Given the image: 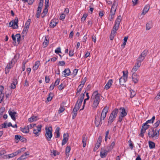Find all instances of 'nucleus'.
<instances>
[{"instance_id": "nucleus-8", "label": "nucleus", "mask_w": 160, "mask_h": 160, "mask_svg": "<svg viewBox=\"0 0 160 160\" xmlns=\"http://www.w3.org/2000/svg\"><path fill=\"white\" fill-rule=\"evenodd\" d=\"M149 125L145 124V123H143L142 128L141 132L139 134V136L141 137H143L144 134L146 132V130L149 128Z\"/></svg>"}, {"instance_id": "nucleus-19", "label": "nucleus", "mask_w": 160, "mask_h": 160, "mask_svg": "<svg viewBox=\"0 0 160 160\" xmlns=\"http://www.w3.org/2000/svg\"><path fill=\"white\" fill-rule=\"evenodd\" d=\"M42 127V126L41 125L37 126V129H34L33 130V133L37 135H38V133L39 132H40Z\"/></svg>"}, {"instance_id": "nucleus-44", "label": "nucleus", "mask_w": 160, "mask_h": 160, "mask_svg": "<svg viewBox=\"0 0 160 160\" xmlns=\"http://www.w3.org/2000/svg\"><path fill=\"white\" fill-rule=\"evenodd\" d=\"M48 10L47 8H46L44 9L42 13V15H43L42 17H44L47 14L48 12Z\"/></svg>"}, {"instance_id": "nucleus-26", "label": "nucleus", "mask_w": 160, "mask_h": 160, "mask_svg": "<svg viewBox=\"0 0 160 160\" xmlns=\"http://www.w3.org/2000/svg\"><path fill=\"white\" fill-rule=\"evenodd\" d=\"M40 62L39 61H36L33 66V69L34 70H37L39 66Z\"/></svg>"}, {"instance_id": "nucleus-47", "label": "nucleus", "mask_w": 160, "mask_h": 160, "mask_svg": "<svg viewBox=\"0 0 160 160\" xmlns=\"http://www.w3.org/2000/svg\"><path fill=\"white\" fill-rule=\"evenodd\" d=\"M106 114H106V113L102 112L101 116L100 121L102 119L103 120L106 117Z\"/></svg>"}, {"instance_id": "nucleus-40", "label": "nucleus", "mask_w": 160, "mask_h": 160, "mask_svg": "<svg viewBox=\"0 0 160 160\" xmlns=\"http://www.w3.org/2000/svg\"><path fill=\"white\" fill-rule=\"evenodd\" d=\"M130 92H131L130 98H132L133 97H134V96H135V95L136 94V92L135 91H133V90H131L130 91Z\"/></svg>"}, {"instance_id": "nucleus-18", "label": "nucleus", "mask_w": 160, "mask_h": 160, "mask_svg": "<svg viewBox=\"0 0 160 160\" xmlns=\"http://www.w3.org/2000/svg\"><path fill=\"white\" fill-rule=\"evenodd\" d=\"M132 79L135 83H136L138 81V78L136 73H134L132 75Z\"/></svg>"}, {"instance_id": "nucleus-34", "label": "nucleus", "mask_w": 160, "mask_h": 160, "mask_svg": "<svg viewBox=\"0 0 160 160\" xmlns=\"http://www.w3.org/2000/svg\"><path fill=\"white\" fill-rule=\"evenodd\" d=\"M116 118V117H114V116H112L111 114H110L108 119L109 121L108 122V124L109 122H110L111 123H112L114 120Z\"/></svg>"}, {"instance_id": "nucleus-37", "label": "nucleus", "mask_w": 160, "mask_h": 160, "mask_svg": "<svg viewBox=\"0 0 160 160\" xmlns=\"http://www.w3.org/2000/svg\"><path fill=\"white\" fill-rule=\"evenodd\" d=\"M144 58L140 55L139 57L138 58L137 62H140V63H141V62L142 61Z\"/></svg>"}, {"instance_id": "nucleus-64", "label": "nucleus", "mask_w": 160, "mask_h": 160, "mask_svg": "<svg viewBox=\"0 0 160 160\" xmlns=\"http://www.w3.org/2000/svg\"><path fill=\"white\" fill-rule=\"evenodd\" d=\"M65 15L64 14H62L60 16V19L61 20H63L65 18Z\"/></svg>"}, {"instance_id": "nucleus-31", "label": "nucleus", "mask_w": 160, "mask_h": 160, "mask_svg": "<svg viewBox=\"0 0 160 160\" xmlns=\"http://www.w3.org/2000/svg\"><path fill=\"white\" fill-rule=\"evenodd\" d=\"M37 117L33 116L28 119V121L30 122H32L37 120Z\"/></svg>"}, {"instance_id": "nucleus-6", "label": "nucleus", "mask_w": 160, "mask_h": 160, "mask_svg": "<svg viewBox=\"0 0 160 160\" xmlns=\"http://www.w3.org/2000/svg\"><path fill=\"white\" fill-rule=\"evenodd\" d=\"M122 19V18L121 16H118L116 20L115 24L113 27V29L115 30H118L121 20Z\"/></svg>"}, {"instance_id": "nucleus-1", "label": "nucleus", "mask_w": 160, "mask_h": 160, "mask_svg": "<svg viewBox=\"0 0 160 160\" xmlns=\"http://www.w3.org/2000/svg\"><path fill=\"white\" fill-rule=\"evenodd\" d=\"M118 5V2L116 0H114L112 6L110 14L109 16V19L110 21L112 20L113 19Z\"/></svg>"}, {"instance_id": "nucleus-30", "label": "nucleus", "mask_w": 160, "mask_h": 160, "mask_svg": "<svg viewBox=\"0 0 160 160\" xmlns=\"http://www.w3.org/2000/svg\"><path fill=\"white\" fill-rule=\"evenodd\" d=\"M60 130V128L57 127L55 130V133L57 134V135L56 136V138H59L60 137V132L59 131Z\"/></svg>"}, {"instance_id": "nucleus-38", "label": "nucleus", "mask_w": 160, "mask_h": 160, "mask_svg": "<svg viewBox=\"0 0 160 160\" xmlns=\"http://www.w3.org/2000/svg\"><path fill=\"white\" fill-rule=\"evenodd\" d=\"M15 38H16V39H17V42H18V43H19L20 41V38H21L20 35L19 34H17L16 35H15Z\"/></svg>"}, {"instance_id": "nucleus-61", "label": "nucleus", "mask_w": 160, "mask_h": 160, "mask_svg": "<svg viewBox=\"0 0 160 160\" xmlns=\"http://www.w3.org/2000/svg\"><path fill=\"white\" fill-rule=\"evenodd\" d=\"M102 138L101 136H99L98 139V141H97V143H99L101 144L102 142Z\"/></svg>"}, {"instance_id": "nucleus-10", "label": "nucleus", "mask_w": 160, "mask_h": 160, "mask_svg": "<svg viewBox=\"0 0 160 160\" xmlns=\"http://www.w3.org/2000/svg\"><path fill=\"white\" fill-rule=\"evenodd\" d=\"M8 112L9 115L11 116V118L13 121H15L16 120V115L17 114V112L13 110H9Z\"/></svg>"}, {"instance_id": "nucleus-36", "label": "nucleus", "mask_w": 160, "mask_h": 160, "mask_svg": "<svg viewBox=\"0 0 160 160\" xmlns=\"http://www.w3.org/2000/svg\"><path fill=\"white\" fill-rule=\"evenodd\" d=\"M3 89L4 88L2 86H0V98H1L2 97H3V94L2 93V91Z\"/></svg>"}, {"instance_id": "nucleus-48", "label": "nucleus", "mask_w": 160, "mask_h": 160, "mask_svg": "<svg viewBox=\"0 0 160 160\" xmlns=\"http://www.w3.org/2000/svg\"><path fill=\"white\" fill-rule=\"evenodd\" d=\"M64 110L65 109L64 107L61 106L59 108V110L58 111V113H60L61 112H63L64 111Z\"/></svg>"}, {"instance_id": "nucleus-3", "label": "nucleus", "mask_w": 160, "mask_h": 160, "mask_svg": "<svg viewBox=\"0 0 160 160\" xmlns=\"http://www.w3.org/2000/svg\"><path fill=\"white\" fill-rule=\"evenodd\" d=\"M52 128L51 127L46 128L45 136L48 141H50L52 137Z\"/></svg>"}, {"instance_id": "nucleus-42", "label": "nucleus", "mask_w": 160, "mask_h": 160, "mask_svg": "<svg viewBox=\"0 0 160 160\" xmlns=\"http://www.w3.org/2000/svg\"><path fill=\"white\" fill-rule=\"evenodd\" d=\"M48 41L45 38V41L43 43V47H44L45 48L46 47L48 44Z\"/></svg>"}, {"instance_id": "nucleus-62", "label": "nucleus", "mask_w": 160, "mask_h": 160, "mask_svg": "<svg viewBox=\"0 0 160 160\" xmlns=\"http://www.w3.org/2000/svg\"><path fill=\"white\" fill-rule=\"evenodd\" d=\"M16 85L13 83H12L10 86V88L11 89H14L16 88Z\"/></svg>"}, {"instance_id": "nucleus-2", "label": "nucleus", "mask_w": 160, "mask_h": 160, "mask_svg": "<svg viewBox=\"0 0 160 160\" xmlns=\"http://www.w3.org/2000/svg\"><path fill=\"white\" fill-rule=\"evenodd\" d=\"M148 135L149 138L157 139L158 138L159 135V130H157L156 128H154L151 130L148 131Z\"/></svg>"}, {"instance_id": "nucleus-63", "label": "nucleus", "mask_w": 160, "mask_h": 160, "mask_svg": "<svg viewBox=\"0 0 160 160\" xmlns=\"http://www.w3.org/2000/svg\"><path fill=\"white\" fill-rule=\"evenodd\" d=\"M80 106L78 104V103H76L74 108H75L76 109L78 110L80 108Z\"/></svg>"}, {"instance_id": "nucleus-23", "label": "nucleus", "mask_w": 160, "mask_h": 160, "mask_svg": "<svg viewBox=\"0 0 160 160\" xmlns=\"http://www.w3.org/2000/svg\"><path fill=\"white\" fill-rule=\"evenodd\" d=\"M119 110L117 108H115L112 112L111 114L112 116H114V117H116L117 115L118 112Z\"/></svg>"}, {"instance_id": "nucleus-45", "label": "nucleus", "mask_w": 160, "mask_h": 160, "mask_svg": "<svg viewBox=\"0 0 160 160\" xmlns=\"http://www.w3.org/2000/svg\"><path fill=\"white\" fill-rule=\"evenodd\" d=\"M128 143H129V146L130 147L131 149L132 150V149L134 147V146L133 144V143H132V141L131 140H129L128 141Z\"/></svg>"}, {"instance_id": "nucleus-13", "label": "nucleus", "mask_w": 160, "mask_h": 160, "mask_svg": "<svg viewBox=\"0 0 160 160\" xmlns=\"http://www.w3.org/2000/svg\"><path fill=\"white\" fill-rule=\"evenodd\" d=\"M108 151L104 148H102L100 151V155L102 158H105L108 153Z\"/></svg>"}, {"instance_id": "nucleus-4", "label": "nucleus", "mask_w": 160, "mask_h": 160, "mask_svg": "<svg viewBox=\"0 0 160 160\" xmlns=\"http://www.w3.org/2000/svg\"><path fill=\"white\" fill-rule=\"evenodd\" d=\"M123 75L119 79V83L121 85L124 86L127 81L128 72V71H123Z\"/></svg>"}, {"instance_id": "nucleus-54", "label": "nucleus", "mask_w": 160, "mask_h": 160, "mask_svg": "<svg viewBox=\"0 0 160 160\" xmlns=\"http://www.w3.org/2000/svg\"><path fill=\"white\" fill-rule=\"evenodd\" d=\"M45 82L46 83H48L50 81V79L49 78V76H47L45 77Z\"/></svg>"}, {"instance_id": "nucleus-52", "label": "nucleus", "mask_w": 160, "mask_h": 160, "mask_svg": "<svg viewBox=\"0 0 160 160\" xmlns=\"http://www.w3.org/2000/svg\"><path fill=\"white\" fill-rule=\"evenodd\" d=\"M7 128L6 126V123H4L1 125H0V128Z\"/></svg>"}, {"instance_id": "nucleus-50", "label": "nucleus", "mask_w": 160, "mask_h": 160, "mask_svg": "<svg viewBox=\"0 0 160 160\" xmlns=\"http://www.w3.org/2000/svg\"><path fill=\"white\" fill-rule=\"evenodd\" d=\"M21 137L20 135H15V139L16 140L18 141L19 140H20V139H21Z\"/></svg>"}, {"instance_id": "nucleus-33", "label": "nucleus", "mask_w": 160, "mask_h": 160, "mask_svg": "<svg viewBox=\"0 0 160 160\" xmlns=\"http://www.w3.org/2000/svg\"><path fill=\"white\" fill-rule=\"evenodd\" d=\"M155 119V117L154 116H153L151 119L148 120L146 121V122L145 123V124H148L149 123H153L154 122V121Z\"/></svg>"}, {"instance_id": "nucleus-14", "label": "nucleus", "mask_w": 160, "mask_h": 160, "mask_svg": "<svg viewBox=\"0 0 160 160\" xmlns=\"http://www.w3.org/2000/svg\"><path fill=\"white\" fill-rule=\"evenodd\" d=\"M68 134L64 133L63 134V138L62 141V144L63 145L66 143L68 139Z\"/></svg>"}, {"instance_id": "nucleus-9", "label": "nucleus", "mask_w": 160, "mask_h": 160, "mask_svg": "<svg viewBox=\"0 0 160 160\" xmlns=\"http://www.w3.org/2000/svg\"><path fill=\"white\" fill-rule=\"evenodd\" d=\"M18 19L17 18L15 19L14 21H12L9 23V26L12 27L14 29H16L18 28Z\"/></svg>"}, {"instance_id": "nucleus-57", "label": "nucleus", "mask_w": 160, "mask_h": 160, "mask_svg": "<svg viewBox=\"0 0 160 160\" xmlns=\"http://www.w3.org/2000/svg\"><path fill=\"white\" fill-rule=\"evenodd\" d=\"M49 0H45V6L46 8L48 7L49 6Z\"/></svg>"}, {"instance_id": "nucleus-24", "label": "nucleus", "mask_w": 160, "mask_h": 160, "mask_svg": "<svg viewBox=\"0 0 160 160\" xmlns=\"http://www.w3.org/2000/svg\"><path fill=\"white\" fill-rule=\"evenodd\" d=\"M152 22H149L147 23L146 25V29L147 30H149L152 27Z\"/></svg>"}, {"instance_id": "nucleus-53", "label": "nucleus", "mask_w": 160, "mask_h": 160, "mask_svg": "<svg viewBox=\"0 0 160 160\" xmlns=\"http://www.w3.org/2000/svg\"><path fill=\"white\" fill-rule=\"evenodd\" d=\"M160 120H158L154 124V126L155 128L157 127L160 124Z\"/></svg>"}, {"instance_id": "nucleus-22", "label": "nucleus", "mask_w": 160, "mask_h": 160, "mask_svg": "<svg viewBox=\"0 0 160 160\" xmlns=\"http://www.w3.org/2000/svg\"><path fill=\"white\" fill-rule=\"evenodd\" d=\"M21 130L23 133H27L29 132V126H27L24 128H21Z\"/></svg>"}, {"instance_id": "nucleus-28", "label": "nucleus", "mask_w": 160, "mask_h": 160, "mask_svg": "<svg viewBox=\"0 0 160 160\" xmlns=\"http://www.w3.org/2000/svg\"><path fill=\"white\" fill-rule=\"evenodd\" d=\"M149 146L150 149L154 148L155 147V144L152 141H149L148 142Z\"/></svg>"}, {"instance_id": "nucleus-59", "label": "nucleus", "mask_w": 160, "mask_h": 160, "mask_svg": "<svg viewBox=\"0 0 160 160\" xmlns=\"http://www.w3.org/2000/svg\"><path fill=\"white\" fill-rule=\"evenodd\" d=\"M83 87V86H82L81 85H79L78 86V89H77V91L78 92H80L82 90V88Z\"/></svg>"}, {"instance_id": "nucleus-41", "label": "nucleus", "mask_w": 160, "mask_h": 160, "mask_svg": "<svg viewBox=\"0 0 160 160\" xmlns=\"http://www.w3.org/2000/svg\"><path fill=\"white\" fill-rule=\"evenodd\" d=\"M87 80L86 77L84 78L81 81V84L80 85H81L83 87L84 85L85 84Z\"/></svg>"}, {"instance_id": "nucleus-32", "label": "nucleus", "mask_w": 160, "mask_h": 160, "mask_svg": "<svg viewBox=\"0 0 160 160\" xmlns=\"http://www.w3.org/2000/svg\"><path fill=\"white\" fill-rule=\"evenodd\" d=\"M78 110H77L75 109V108H74L72 111V118L74 119L76 117V115L77 114V111Z\"/></svg>"}, {"instance_id": "nucleus-56", "label": "nucleus", "mask_w": 160, "mask_h": 160, "mask_svg": "<svg viewBox=\"0 0 160 160\" xmlns=\"http://www.w3.org/2000/svg\"><path fill=\"white\" fill-rule=\"evenodd\" d=\"M147 51L145 50V51H143L142 52V53H141V55L144 58H145V56H146V55H147Z\"/></svg>"}, {"instance_id": "nucleus-60", "label": "nucleus", "mask_w": 160, "mask_h": 160, "mask_svg": "<svg viewBox=\"0 0 160 160\" xmlns=\"http://www.w3.org/2000/svg\"><path fill=\"white\" fill-rule=\"evenodd\" d=\"M43 5V1L42 0H40V2L39 4L38 7L42 8Z\"/></svg>"}, {"instance_id": "nucleus-7", "label": "nucleus", "mask_w": 160, "mask_h": 160, "mask_svg": "<svg viewBox=\"0 0 160 160\" xmlns=\"http://www.w3.org/2000/svg\"><path fill=\"white\" fill-rule=\"evenodd\" d=\"M30 21L31 20L30 19H28L25 23L23 30L22 32L23 36L25 35L27 32L30 24Z\"/></svg>"}, {"instance_id": "nucleus-20", "label": "nucleus", "mask_w": 160, "mask_h": 160, "mask_svg": "<svg viewBox=\"0 0 160 160\" xmlns=\"http://www.w3.org/2000/svg\"><path fill=\"white\" fill-rule=\"evenodd\" d=\"M117 30H115L113 28V30L112 31L111 35L110 36V39L111 40H112L115 36V33H116V32Z\"/></svg>"}, {"instance_id": "nucleus-12", "label": "nucleus", "mask_w": 160, "mask_h": 160, "mask_svg": "<svg viewBox=\"0 0 160 160\" xmlns=\"http://www.w3.org/2000/svg\"><path fill=\"white\" fill-rule=\"evenodd\" d=\"M118 110L120 113L119 115L123 116L124 117L127 115V113L124 108H119Z\"/></svg>"}, {"instance_id": "nucleus-55", "label": "nucleus", "mask_w": 160, "mask_h": 160, "mask_svg": "<svg viewBox=\"0 0 160 160\" xmlns=\"http://www.w3.org/2000/svg\"><path fill=\"white\" fill-rule=\"evenodd\" d=\"M60 82V80L57 79L55 81L54 83L53 84L54 86H56L59 84Z\"/></svg>"}, {"instance_id": "nucleus-43", "label": "nucleus", "mask_w": 160, "mask_h": 160, "mask_svg": "<svg viewBox=\"0 0 160 160\" xmlns=\"http://www.w3.org/2000/svg\"><path fill=\"white\" fill-rule=\"evenodd\" d=\"M88 15L86 13H85L83 15V16L81 18L82 21L84 22L85 21L86 18L87 17Z\"/></svg>"}, {"instance_id": "nucleus-27", "label": "nucleus", "mask_w": 160, "mask_h": 160, "mask_svg": "<svg viewBox=\"0 0 160 160\" xmlns=\"http://www.w3.org/2000/svg\"><path fill=\"white\" fill-rule=\"evenodd\" d=\"M70 71H63L62 73L64 75V77H66L70 74Z\"/></svg>"}, {"instance_id": "nucleus-16", "label": "nucleus", "mask_w": 160, "mask_h": 160, "mask_svg": "<svg viewBox=\"0 0 160 160\" xmlns=\"http://www.w3.org/2000/svg\"><path fill=\"white\" fill-rule=\"evenodd\" d=\"M112 82H113L112 79L109 80L105 86L104 89H106V90H108L109 88L111 86Z\"/></svg>"}, {"instance_id": "nucleus-58", "label": "nucleus", "mask_w": 160, "mask_h": 160, "mask_svg": "<svg viewBox=\"0 0 160 160\" xmlns=\"http://www.w3.org/2000/svg\"><path fill=\"white\" fill-rule=\"evenodd\" d=\"M55 53H57L61 52L60 48V47L56 49L55 50Z\"/></svg>"}, {"instance_id": "nucleus-29", "label": "nucleus", "mask_w": 160, "mask_h": 160, "mask_svg": "<svg viewBox=\"0 0 160 160\" xmlns=\"http://www.w3.org/2000/svg\"><path fill=\"white\" fill-rule=\"evenodd\" d=\"M57 23L58 22L55 21L54 20H52L50 23V26L51 27L53 28L56 26Z\"/></svg>"}, {"instance_id": "nucleus-5", "label": "nucleus", "mask_w": 160, "mask_h": 160, "mask_svg": "<svg viewBox=\"0 0 160 160\" xmlns=\"http://www.w3.org/2000/svg\"><path fill=\"white\" fill-rule=\"evenodd\" d=\"M100 94L97 91L94 92L91 98V100L92 101L99 102L100 101Z\"/></svg>"}, {"instance_id": "nucleus-39", "label": "nucleus", "mask_w": 160, "mask_h": 160, "mask_svg": "<svg viewBox=\"0 0 160 160\" xmlns=\"http://www.w3.org/2000/svg\"><path fill=\"white\" fill-rule=\"evenodd\" d=\"M108 110V108L107 107H105L103 109L102 112L107 114Z\"/></svg>"}, {"instance_id": "nucleus-17", "label": "nucleus", "mask_w": 160, "mask_h": 160, "mask_svg": "<svg viewBox=\"0 0 160 160\" xmlns=\"http://www.w3.org/2000/svg\"><path fill=\"white\" fill-rule=\"evenodd\" d=\"M149 9V6L148 5H146L143 10L141 15H145L148 12Z\"/></svg>"}, {"instance_id": "nucleus-46", "label": "nucleus", "mask_w": 160, "mask_h": 160, "mask_svg": "<svg viewBox=\"0 0 160 160\" xmlns=\"http://www.w3.org/2000/svg\"><path fill=\"white\" fill-rule=\"evenodd\" d=\"M85 92H84V93H82L80 95V98L78 99L80 100V101H83L84 96H85Z\"/></svg>"}, {"instance_id": "nucleus-11", "label": "nucleus", "mask_w": 160, "mask_h": 160, "mask_svg": "<svg viewBox=\"0 0 160 160\" xmlns=\"http://www.w3.org/2000/svg\"><path fill=\"white\" fill-rule=\"evenodd\" d=\"M15 57L16 56H15L14 58L13 59H12V60L7 65L6 67V69H12V67H13L14 64L17 60L15 59Z\"/></svg>"}, {"instance_id": "nucleus-51", "label": "nucleus", "mask_w": 160, "mask_h": 160, "mask_svg": "<svg viewBox=\"0 0 160 160\" xmlns=\"http://www.w3.org/2000/svg\"><path fill=\"white\" fill-rule=\"evenodd\" d=\"M100 121H101L100 120V121L99 122H98V121L96 120V118H95V125L97 127H98V126H99L100 123L101 124V122H100Z\"/></svg>"}, {"instance_id": "nucleus-49", "label": "nucleus", "mask_w": 160, "mask_h": 160, "mask_svg": "<svg viewBox=\"0 0 160 160\" xmlns=\"http://www.w3.org/2000/svg\"><path fill=\"white\" fill-rule=\"evenodd\" d=\"M29 155V152H25L22 155V156H23V158H22L23 159V160L25 159L26 158V156Z\"/></svg>"}, {"instance_id": "nucleus-21", "label": "nucleus", "mask_w": 160, "mask_h": 160, "mask_svg": "<svg viewBox=\"0 0 160 160\" xmlns=\"http://www.w3.org/2000/svg\"><path fill=\"white\" fill-rule=\"evenodd\" d=\"M71 150V147L69 146H67L66 148L65 154L66 156L68 158L69 155V152Z\"/></svg>"}, {"instance_id": "nucleus-15", "label": "nucleus", "mask_w": 160, "mask_h": 160, "mask_svg": "<svg viewBox=\"0 0 160 160\" xmlns=\"http://www.w3.org/2000/svg\"><path fill=\"white\" fill-rule=\"evenodd\" d=\"M88 140V137L86 134H84L82 136V143H83V146L85 147L86 145V143Z\"/></svg>"}, {"instance_id": "nucleus-35", "label": "nucleus", "mask_w": 160, "mask_h": 160, "mask_svg": "<svg viewBox=\"0 0 160 160\" xmlns=\"http://www.w3.org/2000/svg\"><path fill=\"white\" fill-rule=\"evenodd\" d=\"M93 102V103L92 105V107L93 109H95L98 106L99 103L98 102H95V101Z\"/></svg>"}, {"instance_id": "nucleus-25", "label": "nucleus", "mask_w": 160, "mask_h": 160, "mask_svg": "<svg viewBox=\"0 0 160 160\" xmlns=\"http://www.w3.org/2000/svg\"><path fill=\"white\" fill-rule=\"evenodd\" d=\"M141 63L140 62H137V63L133 67L132 70H136L138 69L139 67L141 66Z\"/></svg>"}]
</instances>
